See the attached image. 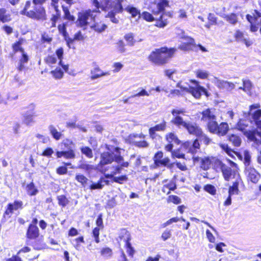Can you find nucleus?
Wrapping results in <instances>:
<instances>
[{"label":"nucleus","instance_id":"f03ea898","mask_svg":"<svg viewBox=\"0 0 261 261\" xmlns=\"http://www.w3.org/2000/svg\"><path fill=\"white\" fill-rule=\"evenodd\" d=\"M21 13L36 20H43L46 19V13L44 7L41 5L32 4L30 1L25 3Z\"/></svg>","mask_w":261,"mask_h":261},{"label":"nucleus","instance_id":"2f4dec72","mask_svg":"<svg viewBox=\"0 0 261 261\" xmlns=\"http://www.w3.org/2000/svg\"><path fill=\"white\" fill-rule=\"evenodd\" d=\"M56 55L58 57L59 60H60L59 65L62 67V68L64 69V71H67L68 69V66L66 65L62 64V60L63 55V48H60L58 49L56 51Z\"/></svg>","mask_w":261,"mask_h":261},{"label":"nucleus","instance_id":"4c0bfd02","mask_svg":"<svg viewBox=\"0 0 261 261\" xmlns=\"http://www.w3.org/2000/svg\"><path fill=\"white\" fill-rule=\"evenodd\" d=\"M242 81L243 84V91L247 94L250 93L253 87L251 82L248 79H243Z\"/></svg>","mask_w":261,"mask_h":261},{"label":"nucleus","instance_id":"e2e57ef3","mask_svg":"<svg viewBox=\"0 0 261 261\" xmlns=\"http://www.w3.org/2000/svg\"><path fill=\"white\" fill-rule=\"evenodd\" d=\"M198 138L201 141H203V143L206 145L209 144L212 142V140L206 135L203 134L202 132H201V135H199Z\"/></svg>","mask_w":261,"mask_h":261},{"label":"nucleus","instance_id":"6e6d98bb","mask_svg":"<svg viewBox=\"0 0 261 261\" xmlns=\"http://www.w3.org/2000/svg\"><path fill=\"white\" fill-rule=\"evenodd\" d=\"M163 157V153L162 151L156 152L153 158V160L156 166H160V162Z\"/></svg>","mask_w":261,"mask_h":261},{"label":"nucleus","instance_id":"2eb2a0df","mask_svg":"<svg viewBox=\"0 0 261 261\" xmlns=\"http://www.w3.org/2000/svg\"><path fill=\"white\" fill-rule=\"evenodd\" d=\"M200 144L197 140H195L192 144L191 142H186L184 143L182 147L188 150V152L194 154L197 152L198 149H199Z\"/></svg>","mask_w":261,"mask_h":261},{"label":"nucleus","instance_id":"3c124183","mask_svg":"<svg viewBox=\"0 0 261 261\" xmlns=\"http://www.w3.org/2000/svg\"><path fill=\"white\" fill-rule=\"evenodd\" d=\"M168 203H173L175 204H178L181 203L180 198L176 195H170L167 198Z\"/></svg>","mask_w":261,"mask_h":261},{"label":"nucleus","instance_id":"9b49d317","mask_svg":"<svg viewBox=\"0 0 261 261\" xmlns=\"http://www.w3.org/2000/svg\"><path fill=\"white\" fill-rule=\"evenodd\" d=\"M217 163L220 166L224 178L226 181H229L230 179L233 178L235 177L234 173L239 172L237 170L231 169L230 167L225 165L219 161H218Z\"/></svg>","mask_w":261,"mask_h":261},{"label":"nucleus","instance_id":"4468645a","mask_svg":"<svg viewBox=\"0 0 261 261\" xmlns=\"http://www.w3.org/2000/svg\"><path fill=\"white\" fill-rule=\"evenodd\" d=\"M260 106L259 103L252 105L249 107V115H250L254 121L261 117Z\"/></svg>","mask_w":261,"mask_h":261},{"label":"nucleus","instance_id":"b1692460","mask_svg":"<svg viewBox=\"0 0 261 261\" xmlns=\"http://www.w3.org/2000/svg\"><path fill=\"white\" fill-rule=\"evenodd\" d=\"M86 37L84 35H83L81 31L77 32L74 35L73 38H68L66 39V42L67 45L69 47L71 48L73 47L72 46V44L74 41H83L85 39Z\"/></svg>","mask_w":261,"mask_h":261},{"label":"nucleus","instance_id":"7ed1b4c3","mask_svg":"<svg viewBox=\"0 0 261 261\" xmlns=\"http://www.w3.org/2000/svg\"><path fill=\"white\" fill-rule=\"evenodd\" d=\"M97 13V10H88L79 13L78 19L76 21L77 25L84 27L88 24H90L92 21H95L96 16L95 13Z\"/></svg>","mask_w":261,"mask_h":261},{"label":"nucleus","instance_id":"0e129e2a","mask_svg":"<svg viewBox=\"0 0 261 261\" xmlns=\"http://www.w3.org/2000/svg\"><path fill=\"white\" fill-rule=\"evenodd\" d=\"M112 67L113 68V72L117 73L121 70L123 67V65L120 62H115L113 64Z\"/></svg>","mask_w":261,"mask_h":261},{"label":"nucleus","instance_id":"cd10ccee","mask_svg":"<svg viewBox=\"0 0 261 261\" xmlns=\"http://www.w3.org/2000/svg\"><path fill=\"white\" fill-rule=\"evenodd\" d=\"M27 43V41L25 40L21 39H19L18 41L15 42L13 45L12 48L13 50L15 52L20 51L21 53L24 52L23 46Z\"/></svg>","mask_w":261,"mask_h":261},{"label":"nucleus","instance_id":"13d9d810","mask_svg":"<svg viewBox=\"0 0 261 261\" xmlns=\"http://www.w3.org/2000/svg\"><path fill=\"white\" fill-rule=\"evenodd\" d=\"M62 144H63L65 147L68 149H72V148L74 146V144L73 141L70 139H66L64 140Z\"/></svg>","mask_w":261,"mask_h":261},{"label":"nucleus","instance_id":"864d4df0","mask_svg":"<svg viewBox=\"0 0 261 261\" xmlns=\"http://www.w3.org/2000/svg\"><path fill=\"white\" fill-rule=\"evenodd\" d=\"M84 242V238L83 237L75 239L72 241V244L77 250H80L81 248V243Z\"/></svg>","mask_w":261,"mask_h":261},{"label":"nucleus","instance_id":"680f3d73","mask_svg":"<svg viewBox=\"0 0 261 261\" xmlns=\"http://www.w3.org/2000/svg\"><path fill=\"white\" fill-rule=\"evenodd\" d=\"M124 39L129 45H133L135 42L134 40V36L132 33L126 34L124 36Z\"/></svg>","mask_w":261,"mask_h":261},{"label":"nucleus","instance_id":"20e7f679","mask_svg":"<svg viewBox=\"0 0 261 261\" xmlns=\"http://www.w3.org/2000/svg\"><path fill=\"white\" fill-rule=\"evenodd\" d=\"M191 82L196 84L195 87H187L181 84V83H178L177 85V87H180L182 91L186 93H190L196 98H199L201 94L205 92V89L198 85V82L192 80Z\"/></svg>","mask_w":261,"mask_h":261},{"label":"nucleus","instance_id":"ea45409f","mask_svg":"<svg viewBox=\"0 0 261 261\" xmlns=\"http://www.w3.org/2000/svg\"><path fill=\"white\" fill-rule=\"evenodd\" d=\"M11 20L10 15L7 13L5 9H0V21L8 22Z\"/></svg>","mask_w":261,"mask_h":261},{"label":"nucleus","instance_id":"58836bf2","mask_svg":"<svg viewBox=\"0 0 261 261\" xmlns=\"http://www.w3.org/2000/svg\"><path fill=\"white\" fill-rule=\"evenodd\" d=\"M100 254L105 258L109 259L113 255V251L111 248L109 247H105L101 249Z\"/></svg>","mask_w":261,"mask_h":261},{"label":"nucleus","instance_id":"5fc2aeb1","mask_svg":"<svg viewBox=\"0 0 261 261\" xmlns=\"http://www.w3.org/2000/svg\"><path fill=\"white\" fill-rule=\"evenodd\" d=\"M62 9L64 13V18L69 20L74 21L75 18L73 16L70 14L68 8L64 6H62Z\"/></svg>","mask_w":261,"mask_h":261},{"label":"nucleus","instance_id":"a18cd8bd","mask_svg":"<svg viewBox=\"0 0 261 261\" xmlns=\"http://www.w3.org/2000/svg\"><path fill=\"white\" fill-rule=\"evenodd\" d=\"M229 140L232 142V143L235 146L238 147L240 146L241 143V138L234 135H231V136H229Z\"/></svg>","mask_w":261,"mask_h":261},{"label":"nucleus","instance_id":"de8ad7c7","mask_svg":"<svg viewBox=\"0 0 261 261\" xmlns=\"http://www.w3.org/2000/svg\"><path fill=\"white\" fill-rule=\"evenodd\" d=\"M27 192L30 195H35L38 193V190L33 182L29 184L27 187Z\"/></svg>","mask_w":261,"mask_h":261},{"label":"nucleus","instance_id":"c756f323","mask_svg":"<svg viewBox=\"0 0 261 261\" xmlns=\"http://www.w3.org/2000/svg\"><path fill=\"white\" fill-rule=\"evenodd\" d=\"M229 129V126L227 123L222 122L218 126V128L216 134L219 136H224L225 135Z\"/></svg>","mask_w":261,"mask_h":261},{"label":"nucleus","instance_id":"39448f33","mask_svg":"<svg viewBox=\"0 0 261 261\" xmlns=\"http://www.w3.org/2000/svg\"><path fill=\"white\" fill-rule=\"evenodd\" d=\"M172 114L173 116L171 122L178 128H185L188 123L184 120L180 115H184L185 111L182 110L174 109L172 111Z\"/></svg>","mask_w":261,"mask_h":261},{"label":"nucleus","instance_id":"dca6fc26","mask_svg":"<svg viewBox=\"0 0 261 261\" xmlns=\"http://www.w3.org/2000/svg\"><path fill=\"white\" fill-rule=\"evenodd\" d=\"M194 162L195 163L197 162H200L201 163V167L203 169L206 170L210 167L211 164L212 162V160L214 159H211L208 157H205L204 158H200L199 157L193 156Z\"/></svg>","mask_w":261,"mask_h":261},{"label":"nucleus","instance_id":"7c9ffc66","mask_svg":"<svg viewBox=\"0 0 261 261\" xmlns=\"http://www.w3.org/2000/svg\"><path fill=\"white\" fill-rule=\"evenodd\" d=\"M29 60V57L28 55L25 53V52H23L21 53V57L19 60L18 65V69L19 71L22 70L24 68V64L28 62Z\"/></svg>","mask_w":261,"mask_h":261},{"label":"nucleus","instance_id":"c9c22d12","mask_svg":"<svg viewBox=\"0 0 261 261\" xmlns=\"http://www.w3.org/2000/svg\"><path fill=\"white\" fill-rule=\"evenodd\" d=\"M207 128L208 130L213 134H216L218 128V124L216 122V120H214L212 121H210L207 123Z\"/></svg>","mask_w":261,"mask_h":261},{"label":"nucleus","instance_id":"aec40b11","mask_svg":"<svg viewBox=\"0 0 261 261\" xmlns=\"http://www.w3.org/2000/svg\"><path fill=\"white\" fill-rule=\"evenodd\" d=\"M109 181L101 176L97 182H92L89 186V189L92 190L102 189L105 185H109Z\"/></svg>","mask_w":261,"mask_h":261},{"label":"nucleus","instance_id":"423d86ee","mask_svg":"<svg viewBox=\"0 0 261 261\" xmlns=\"http://www.w3.org/2000/svg\"><path fill=\"white\" fill-rule=\"evenodd\" d=\"M100 171L104 174L106 178H112L115 175L121 172V167L115 162L114 164L110 166L102 167Z\"/></svg>","mask_w":261,"mask_h":261},{"label":"nucleus","instance_id":"f8f14e48","mask_svg":"<svg viewBox=\"0 0 261 261\" xmlns=\"http://www.w3.org/2000/svg\"><path fill=\"white\" fill-rule=\"evenodd\" d=\"M23 203L21 201L16 200L14 202L9 203L4 213V216L10 217L14 211L22 208Z\"/></svg>","mask_w":261,"mask_h":261},{"label":"nucleus","instance_id":"49530a36","mask_svg":"<svg viewBox=\"0 0 261 261\" xmlns=\"http://www.w3.org/2000/svg\"><path fill=\"white\" fill-rule=\"evenodd\" d=\"M115 162L121 167V170L122 167H127L129 165L127 162H123L122 157L119 155L115 156Z\"/></svg>","mask_w":261,"mask_h":261},{"label":"nucleus","instance_id":"412c9836","mask_svg":"<svg viewBox=\"0 0 261 261\" xmlns=\"http://www.w3.org/2000/svg\"><path fill=\"white\" fill-rule=\"evenodd\" d=\"M39 235L38 228L35 225H30L27 232V237L30 239H35L38 238Z\"/></svg>","mask_w":261,"mask_h":261},{"label":"nucleus","instance_id":"393cba45","mask_svg":"<svg viewBox=\"0 0 261 261\" xmlns=\"http://www.w3.org/2000/svg\"><path fill=\"white\" fill-rule=\"evenodd\" d=\"M56 155L58 158H61L63 156L67 159H74L75 156L73 149H69L68 151H57Z\"/></svg>","mask_w":261,"mask_h":261},{"label":"nucleus","instance_id":"72a5a7b5","mask_svg":"<svg viewBox=\"0 0 261 261\" xmlns=\"http://www.w3.org/2000/svg\"><path fill=\"white\" fill-rule=\"evenodd\" d=\"M35 115L34 114H30L26 113L23 116V122L27 125H31L34 122Z\"/></svg>","mask_w":261,"mask_h":261},{"label":"nucleus","instance_id":"37998d69","mask_svg":"<svg viewBox=\"0 0 261 261\" xmlns=\"http://www.w3.org/2000/svg\"><path fill=\"white\" fill-rule=\"evenodd\" d=\"M220 147L224 150L228 155L230 156H233L234 152L230 148L228 145L226 143H220L219 144Z\"/></svg>","mask_w":261,"mask_h":261},{"label":"nucleus","instance_id":"4d7b16f0","mask_svg":"<svg viewBox=\"0 0 261 261\" xmlns=\"http://www.w3.org/2000/svg\"><path fill=\"white\" fill-rule=\"evenodd\" d=\"M195 74L197 77L201 79H206L208 76V73L206 71L202 70H196Z\"/></svg>","mask_w":261,"mask_h":261},{"label":"nucleus","instance_id":"5701e85b","mask_svg":"<svg viewBox=\"0 0 261 261\" xmlns=\"http://www.w3.org/2000/svg\"><path fill=\"white\" fill-rule=\"evenodd\" d=\"M166 127V123L163 121L162 123L157 124L149 129V134L151 138L153 139L155 137V132L158 131H164Z\"/></svg>","mask_w":261,"mask_h":261},{"label":"nucleus","instance_id":"052dcab7","mask_svg":"<svg viewBox=\"0 0 261 261\" xmlns=\"http://www.w3.org/2000/svg\"><path fill=\"white\" fill-rule=\"evenodd\" d=\"M234 175H235V177H233V178L235 179V181L234 182H233L232 186L233 187L238 188L240 184H241L243 181H242V178H241V176L239 172L234 173Z\"/></svg>","mask_w":261,"mask_h":261},{"label":"nucleus","instance_id":"8fccbe9b","mask_svg":"<svg viewBox=\"0 0 261 261\" xmlns=\"http://www.w3.org/2000/svg\"><path fill=\"white\" fill-rule=\"evenodd\" d=\"M81 152L88 158L93 157V153L92 149L88 147L84 146L81 148Z\"/></svg>","mask_w":261,"mask_h":261},{"label":"nucleus","instance_id":"6e6552de","mask_svg":"<svg viewBox=\"0 0 261 261\" xmlns=\"http://www.w3.org/2000/svg\"><path fill=\"white\" fill-rule=\"evenodd\" d=\"M108 151L103 152L101 154V160L100 164L101 166L111 164L113 161L115 162V156L119 155L117 152L118 149L117 148H115V150L116 153H114L112 150L108 148Z\"/></svg>","mask_w":261,"mask_h":261},{"label":"nucleus","instance_id":"473e14b6","mask_svg":"<svg viewBox=\"0 0 261 261\" xmlns=\"http://www.w3.org/2000/svg\"><path fill=\"white\" fill-rule=\"evenodd\" d=\"M224 18L228 23L233 25L236 24L238 22V16L235 13L225 15Z\"/></svg>","mask_w":261,"mask_h":261},{"label":"nucleus","instance_id":"f704fd0d","mask_svg":"<svg viewBox=\"0 0 261 261\" xmlns=\"http://www.w3.org/2000/svg\"><path fill=\"white\" fill-rule=\"evenodd\" d=\"M49 130L53 137L56 140H59L62 138L63 135L62 133L58 132L54 126H50Z\"/></svg>","mask_w":261,"mask_h":261},{"label":"nucleus","instance_id":"79ce46f5","mask_svg":"<svg viewBox=\"0 0 261 261\" xmlns=\"http://www.w3.org/2000/svg\"><path fill=\"white\" fill-rule=\"evenodd\" d=\"M90 27L95 31L98 32H101L107 28V25L101 22L96 23L94 24H91Z\"/></svg>","mask_w":261,"mask_h":261},{"label":"nucleus","instance_id":"4be33fe9","mask_svg":"<svg viewBox=\"0 0 261 261\" xmlns=\"http://www.w3.org/2000/svg\"><path fill=\"white\" fill-rule=\"evenodd\" d=\"M185 128L187 129L190 134L194 135L197 137L199 135H201V132H202L201 129L195 124L188 123Z\"/></svg>","mask_w":261,"mask_h":261},{"label":"nucleus","instance_id":"69168bd1","mask_svg":"<svg viewBox=\"0 0 261 261\" xmlns=\"http://www.w3.org/2000/svg\"><path fill=\"white\" fill-rule=\"evenodd\" d=\"M44 60L48 65L55 64L57 62L56 58L54 56H48L44 59Z\"/></svg>","mask_w":261,"mask_h":261},{"label":"nucleus","instance_id":"6ab92c4d","mask_svg":"<svg viewBox=\"0 0 261 261\" xmlns=\"http://www.w3.org/2000/svg\"><path fill=\"white\" fill-rule=\"evenodd\" d=\"M202 115L201 120L207 123L216 120L215 111L213 110L206 109L202 112Z\"/></svg>","mask_w":261,"mask_h":261},{"label":"nucleus","instance_id":"c85d7f7f","mask_svg":"<svg viewBox=\"0 0 261 261\" xmlns=\"http://www.w3.org/2000/svg\"><path fill=\"white\" fill-rule=\"evenodd\" d=\"M138 91L139 92L130 96L129 98H127L126 99H125L123 100V102L124 103H126L128 102V99L130 98H134V97H141V96H149L150 94L145 89H143V88H140L138 89Z\"/></svg>","mask_w":261,"mask_h":261},{"label":"nucleus","instance_id":"09e8293b","mask_svg":"<svg viewBox=\"0 0 261 261\" xmlns=\"http://www.w3.org/2000/svg\"><path fill=\"white\" fill-rule=\"evenodd\" d=\"M180 220H181L182 221H184V222L186 221V220L184 218H183L182 217L178 218L177 217H174V218H172L168 220L165 223L163 224V227H165L173 223L177 222Z\"/></svg>","mask_w":261,"mask_h":261},{"label":"nucleus","instance_id":"e433bc0d","mask_svg":"<svg viewBox=\"0 0 261 261\" xmlns=\"http://www.w3.org/2000/svg\"><path fill=\"white\" fill-rule=\"evenodd\" d=\"M75 179L79 182L83 187H86L87 185L88 179L84 175L81 174H76L75 175Z\"/></svg>","mask_w":261,"mask_h":261},{"label":"nucleus","instance_id":"a878e982","mask_svg":"<svg viewBox=\"0 0 261 261\" xmlns=\"http://www.w3.org/2000/svg\"><path fill=\"white\" fill-rule=\"evenodd\" d=\"M124 10L130 14L133 18L138 16L139 19L141 17L140 10L132 5H127L124 8Z\"/></svg>","mask_w":261,"mask_h":261},{"label":"nucleus","instance_id":"a211bd4d","mask_svg":"<svg viewBox=\"0 0 261 261\" xmlns=\"http://www.w3.org/2000/svg\"><path fill=\"white\" fill-rule=\"evenodd\" d=\"M215 83L216 86L219 88L225 89L228 91L233 89L235 87V84L233 83L220 80L217 79H216Z\"/></svg>","mask_w":261,"mask_h":261},{"label":"nucleus","instance_id":"0eeeda50","mask_svg":"<svg viewBox=\"0 0 261 261\" xmlns=\"http://www.w3.org/2000/svg\"><path fill=\"white\" fill-rule=\"evenodd\" d=\"M245 173L247 180L253 184L257 183L261 177V174L252 166H247Z\"/></svg>","mask_w":261,"mask_h":261},{"label":"nucleus","instance_id":"1a4fd4ad","mask_svg":"<svg viewBox=\"0 0 261 261\" xmlns=\"http://www.w3.org/2000/svg\"><path fill=\"white\" fill-rule=\"evenodd\" d=\"M251 121L244 119H240L237 124V128L242 131L244 134L251 141L255 139V132L252 130H246V127L248 126L249 123H251Z\"/></svg>","mask_w":261,"mask_h":261},{"label":"nucleus","instance_id":"338daca9","mask_svg":"<svg viewBox=\"0 0 261 261\" xmlns=\"http://www.w3.org/2000/svg\"><path fill=\"white\" fill-rule=\"evenodd\" d=\"M59 204L63 206H65L68 203V200L63 195H61L58 197Z\"/></svg>","mask_w":261,"mask_h":261},{"label":"nucleus","instance_id":"bb28decb","mask_svg":"<svg viewBox=\"0 0 261 261\" xmlns=\"http://www.w3.org/2000/svg\"><path fill=\"white\" fill-rule=\"evenodd\" d=\"M130 240V234L125 229H123L120 230L119 232L118 238L117 239V241L119 242L123 241L125 244L127 242H129Z\"/></svg>","mask_w":261,"mask_h":261},{"label":"nucleus","instance_id":"a19ab883","mask_svg":"<svg viewBox=\"0 0 261 261\" xmlns=\"http://www.w3.org/2000/svg\"><path fill=\"white\" fill-rule=\"evenodd\" d=\"M50 73L56 79H61L64 74V72L60 67H57L55 70L51 71Z\"/></svg>","mask_w":261,"mask_h":261},{"label":"nucleus","instance_id":"f257e3e1","mask_svg":"<svg viewBox=\"0 0 261 261\" xmlns=\"http://www.w3.org/2000/svg\"><path fill=\"white\" fill-rule=\"evenodd\" d=\"M175 51L174 48L161 47L152 51L148 56V60L152 63L161 65L166 64L173 57Z\"/></svg>","mask_w":261,"mask_h":261},{"label":"nucleus","instance_id":"603ef678","mask_svg":"<svg viewBox=\"0 0 261 261\" xmlns=\"http://www.w3.org/2000/svg\"><path fill=\"white\" fill-rule=\"evenodd\" d=\"M112 179L113 181L120 184H122L127 180L128 178L126 175H124L119 176H114Z\"/></svg>","mask_w":261,"mask_h":261},{"label":"nucleus","instance_id":"c03bdc74","mask_svg":"<svg viewBox=\"0 0 261 261\" xmlns=\"http://www.w3.org/2000/svg\"><path fill=\"white\" fill-rule=\"evenodd\" d=\"M166 140L170 143L174 142L178 144L180 143L179 140L177 138L176 136L172 133H170L166 135Z\"/></svg>","mask_w":261,"mask_h":261},{"label":"nucleus","instance_id":"9d476101","mask_svg":"<svg viewBox=\"0 0 261 261\" xmlns=\"http://www.w3.org/2000/svg\"><path fill=\"white\" fill-rule=\"evenodd\" d=\"M141 16L144 19L147 21L151 22L154 20H156L155 26L159 28H164L167 24V21L165 19H164V16L162 15L159 17V18H154L152 14L148 12H144L142 13Z\"/></svg>","mask_w":261,"mask_h":261},{"label":"nucleus","instance_id":"f3484780","mask_svg":"<svg viewBox=\"0 0 261 261\" xmlns=\"http://www.w3.org/2000/svg\"><path fill=\"white\" fill-rule=\"evenodd\" d=\"M90 73V79L92 80H94L104 76H108L110 74L109 71L105 72L98 67L92 69L91 70Z\"/></svg>","mask_w":261,"mask_h":261},{"label":"nucleus","instance_id":"ddd939ff","mask_svg":"<svg viewBox=\"0 0 261 261\" xmlns=\"http://www.w3.org/2000/svg\"><path fill=\"white\" fill-rule=\"evenodd\" d=\"M169 6L168 1L167 0H159V2L152 7V13L154 15L160 14L163 15V13L166 7Z\"/></svg>","mask_w":261,"mask_h":261},{"label":"nucleus","instance_id":"bf43d9fd","mask_svg":"<svg viewBox=\"0 0 261 261\" xmlns=\"http://www.w3.org/2000/svg\"><path fill=\"white\" fill-rule=\"evenodd\" d=\"M172 158H185V154L182 152L180 149H176L172 151Z\"/></svg>","mask_w":261,"mask_h":261},{"label":"nucleus","instance_id":"774afa93","mask_svg":"<svg viewBox=\"0 0 261 261\" xmlns=\"http://www.w3.org/2000/svg\"><path fill=\"white\" fill-rule=\"evenodd\" d=\"M257 135L260 137V140H257L255 137L254 140L253 141L254 142V143L257 145L256 146V149H257L258 151H261V132H257Z\"/></svg>","mask_w":261,"mask_h":261}]
</instances>
